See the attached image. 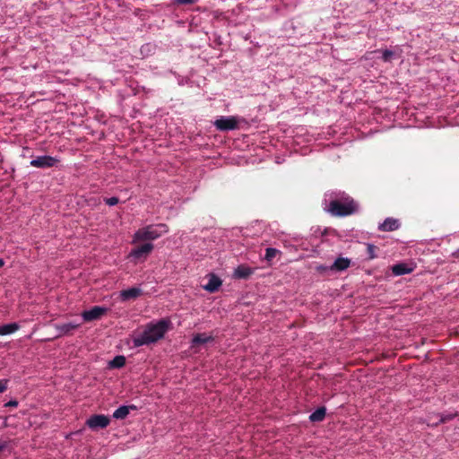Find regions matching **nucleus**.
Returning <instances> with one entry per match:
<instances>
[{
  "mask_svg": "<svg viewBox=\"0 0 459 459\" xmlns=\"http://www.w3.org/2000/svg\"><path fill=\"white\" fill-rule=\"evenodd\" d=\"M324 210L334 216H348L358 211V204L348 195L340 191L325 193Z\"/></svg>",
  "mask_w": 459,
  "mask_h": 459,
  "instance_id": "1",
  "label": "nucleus"
},
{
  "mask_svg": "<svg viewBox=\"0 0 459 459\" xmlns=\"http://www.w3.org/2000/svg\"><path fill=\"white\" fill-rule=\"evenodd\" d=\"M169 325L170 321L164 318L147 324L141 333L132 335L133 347L138 348L157 342L164 337Z\"/></svg>",
  "mask_w": 459,
  "mask_h": 459,
  "instance_id": "2",
  "label": "nucleus"
},
{
  "mask_svg": "<svg viewBox=\"0 0 459 459\" xmlns=\"http://www.w3.org/2000/svg\"><path fill=\"white\" fill-rule=\"evenodd\" d=\"M169 231V228L164 223L151 224L137 230L132 238V243L135 244L142 241H152Z\"/></svg>",
  "mask_w": 459,
  "mask_h": 459,
  "instance_id": "3",
  "label": "nucleus"
},
{
  "mask_svg": "<svg viewBox=\"0 0 459 459\" xmlns=\"http://www.w3.org/2000/svg\"><path fill=\"white\" fill-rule=\"evenodd\" d=\"M238 118L234 116H221L213 122L214 126L220 131H231L238 128Z\"/></svg>",
  "mask_w": 459,
  "mask_h": 459,
  "instance_id": "4",
  "label": "nucleus"
},
{
  "mask_svg": "<svg viewBox=\"0 0 459 459\" xmlns=\"http://www.w3.org/2000/svg\"><path fill=\"white\" fill-rule=\"evenodd\" d=\"M109 418L103 414H94L86 420L87 427L91 430L105 429L109 425Z\"/></svg>",
  "mask_w": 459,
  "mask_h": 459,
  "instance_id": "5",
  "label": "nucleus"
},
{
  "mask_svg": "<svg viewBox=\"0 0 459 459\" xmlns=\"http://www.w3.org/2000/svg\"><path fill=\"white\" fill-rule=\"evenodd\" d=\"M59 162V159L56 157H53L50 155H42L38 156L35 159H32L30 162V165L34 168L39 169H48L56 166Z\"/></svg>",
  "mask_w": 459,
  "mask_h": 459,
  "instance_id": "6",
  "label": "nucleus"
},
{
  "mask_svg": "<svg viewBox=\"0 0 459 459\" xmlns=\"http://www.w3.org/2000/svg\"><path fill=\"white\" fill-rule=\"evenodd\" d=\"M153 244L152 242H146L135 248H133L129 253V257L134 260H139L143 257H146L152 250Z\"/></svg>",
  "mask_w": 459,
  "mask_h": 459,
  "instance_id": "7",
  "label": "nucleus"
},
{
  "mask_svg": "<svg viewBox=\"0 0 459 459\" xmlns=\"http://www.w3.org/2000/svg\"><path fill=\"white\" fill-rule=\"evenodd\" d=\"M108 308L105 307L95 306L91 309L84 310L82 313V317L83 321L90 322L100 318L103 315L106 314Z\"/></svg>",
  "mask_w": 459,
  "mask_h": 459,
  "instance_id": "8",
  "label": "nucleus"
},
{
  "mask_svg": "<svg viewBox=\"0 0 459 459\" xmlns=\"http://www.w3.org/2000/svg\"><path fill=\"white\" fill-rule=\"evenodd\" d=\"M351 264V260L348 257L339 256L329 265V269L333 273H342L347 270Z\"/></svg>",
  "mask_w": 459,
  "mask_h": 459,
  "instance_id": "9",
  "label": "nucleus"
},
{
  "mask_svg": "<svg viewBox=\"0 0 459 459\" xmlns=\"http://www.w3.org/2000/svg\"><path fill=\"white\" fill-rule=\"evenodd\" d=\"M207 279L208 281L203 288L210 293L217 291L222 283L221 280L214 273H209Z\"/></svg>",
  "mask_w": 459,
  "mask_h": 459,
  "instance_id": "10",
  "label": "nucleus"
},
{
  "mask_svg": "<svg viewBox=\"0 0 459 459\" xmlns=\"http://www.w3.org/2000/svg\"><path fill=\"white\" fill-rule=\"evenodd\" d=\"M400 226L401 223L399 220L388 217L383 222L379 223L377 229L380 231L389 232L398 230Z\"/></svg>",
  "mask_w": 459,
  "mask_h": 459,
  "instance_id": "11",
  "label": "nucleus"
},
{
  "mask_svg": "<svg viewBox=\"0 0 459 459\" xmlns=\"http://www.w3.org/2000/svg\"><path fill=\"white\" fill-rule=\"evenodd\" d=\"M143 290L140 287H132L126 290H123L119 292V298L122 301H127L130 299H134L141 296Z\"/></svg>",
  "mask_w": 459,
  "mask_h": 459,
  "instance_id": "12",
  "label": "nucleus"
},
{
  "mask_svg": "<svg viewBox=\"0 0 459 459\" xmlns=\"http://www.w3.org/2000/svg\"><path fill=\"white\" fill-rule=\"evenodd\" d=\"M80 326V324L74 322H67L57 324L55 328L58 332V335H67Z\"/></svg>",
  "mask_w": 459,
  "mask_h": 459,
  "instance_id": "13",
  "label": "nucleus"
},
{
  "mask_svg": "<svg viewBox=\"0 0 459 459\" xmlns=\"http://www.w3.org/2000/svg\"><path fill=\"white\" fill-rule=\"evenodd\" d=\"M413 271V267L410 266L406 263H399L392 266V273L395 276H401L411 273Z\"/></svg>",
  "mask_w": 459,
  "mask_h": 459,
  "instance_id": "14",
  "label": "nucleus"
},
{
  "mask_svg": "<svg viewBox=\"0 0 459 459\" xmlns=\"http://www.w3.org/2000/svg\"><path fill=\"white\" fill-rule=\"evenodd\" d=\"M136 406L134 405H121L113 412V418L117 420H124L127 417L130 412V410H135Z\"/></svg>",
  "mask_w": 459,
  "mask_h": 459,
  "instance_id": "15",
  "label": "nucleus"
},
{
  "mask_svg": "<svg viewBox=\"0 0 459 459\" xmlns=\"http://www.w3.org/2000/svg\"><path fill=\"white\" fill-rule=\"evenodd\" d=\"M254 269L247 265H238L234 271V276L238 279H246L253 274Z\"/></svg>",
  "mask_w": 459,
  "mask_h": 459,
  "instance_id": "16",
  "label": "nucleus"
},
{
  "mask_svg": "<svg viewBox=\"0 0 459 459\" xmlns=\"http://www.w3.org/2000/svg\"><path fill=\"white\" fill-rule=\"evenodd\" d=\"M213 341L214 338L212 335H207L206 333H196L192 338L191 347H194L196 344H204Z\"/></svg>",
  "mask_w": 459,
  "mask_h": 459,
  "instance_id": "17",
  "label": "nucleus"
},
{
  "mask_svg": "<svg viewBox=\"0 0 459 459\" xmlns=\"http://www.w3.org/2000/svg\"><path fill=\"white\" fill-rule=\"evenodd\" d=\"M326 413V409L324 406L318 407L309 415V420L312 422H320L322 421Z\"/></svg>",
  "mask_w": 459,
  "mask_h": 459,
  "instance_id": "18",
  "label": "nucleus"
},
{
  "mask_svg": "<svg viewBox=\"0 0 459 459\" xmlns=\"http://www.w3.org/2000/svg\"><path fill=\"white\" fill-rule=\"evenodd\" d=\"M20 328L17 323H10L0 325V335H9L16 332Z\"/></svg>",
  "mask_w": 459,
  "mask_h": 459,
  "instance_id": "19",
  "label": "nucleus"
},
{
  "mask_svg": "<svg viewBox=\"0 0 459 459\" xmlns=\"http://www.w3.org/2000/svg\"><path fill=\"white\" fill-rule=\"evenodd\" d=\"M126 364V358L122 355L116 356L110 362L109 366L114 368H120Z\"/></svg>",
  "mask_w": 459,
  "mask_h": 459,
  "instance_id": "20",
  "label": "nucleus"
},
{
  "mask_svg": "<svg viewBox=\"0 0 459 459\" xmlns=\"http://www.w3.org/2000/svg\"><path fill=\"white\" fill-rule=\"evenodd\" d=\"M280 251L277 248L274 247H267L265 249V255L264 258L266 261L270 262L276 256L277 254H279Z\"/></svg>",
  "mask_w": 459,
  "mask_h": 459,
  "instance_id": "21",
  "label": "nucleus"
},
{
  "mask_svg": "<svg viewBox=\"0 0 459 459\" xmlns=\"http://www.w3.org/2000/svg\"><path fill=\"white\" fill-rule=\"evenodd\" d=\"M381 53H382L381 59L385 63L391 62L394 56V52L390 49H385Z\"/></svg>",
  "mask_w": 459,
  "mask_h": 459,
  "instance_id": "22",
  "label": "nucleus"
},
{
  "mask_svg": "<svg viewBox=\"0 0 459 459\" xmlns=\"http://www.w3.org/2000/svg\"><path fill=\"white\" fill-rule=\"evenodd\" d=\"M367 253H368V259L372 260V259L376 258L377 257L376 247L371 243H368L367 244Z\"/></svg>",
  "mask_w": 459,
  "mask_h": 459,
  "instance_id": "23",
  "label": "nucleus"
},
{
  "mask_svg": "<svg viewBox=\"0 0 459 459\" xmlns=\"http://www.w3.org/2000/svg\"><path fill=\"white\" fill-rule=\"evenodd\" d=\"M455 414H452V413H446V414H442L440 415V419L438 420L439 423H444V422H446L448 420H451L455 418Z\"/></svg>",
  "mask_w": 459,
  "mask_h": 459,
  "instance_id": "24",
  "label": "nucleus"
},
{
  "mask_svg": "<svg viewBox=\"0 0 459 459\" xmlns=\"http://www.w3.org/2000/svg\"><path fill=\"white\" fill-rule=\"evenodd\" d=\"M105 204L108 206H114L118 204L119 200L116 196L108 197L104 200Z\"/></svg>",
  "mask_w": 459,
  "mask_h": 459,
  "instance_id": "25",
  "label": "nucleus"
},
{
  "mask_svg": "<svg viewBox=\"0 0 459 459\" xmlns=\"http://www.w3.org/2000/svg\"><path fill=\"white\" fill-rule=\"evenodd\" d=\"M7 379H0V394L4 393L7 389Z\"/></svg>",
  "mask_w": 459,
  "mask_h": 459,
  "instance_id": "26",
  "label": "nucleus"
},
{
  "mask_svg": "<svg viewBox=\"0 0 459 459\" xmlns=\"http://www.w3.org/2000/svg\"><path fill=\"white\" fill-rule=\"evenodd\" d=\"M179 4H192L197 3L199 0H174Z\"/></svg>",
  "mask_w": 459,
  "mask_h": 459,
  "instance_id": "27",
  "label": "nucleus"
},
{
  "mask_svg": "<svg viewBox=\"0 0 459 459\" xmlns=\"http://www.w3.org/2000/svg\"><path fill=\"white\" fill-rule=\"evenodd\" d=\"M316 270L321 273L331 272L327 265H319L316 267Z\"/></svg>",
  "mask_w": 459,
  "mask_h": 459,
  "instance_id": "28",
  "label": "nucleus"
},
{
  "mask_svg": "<svg viewBox=\"0 0 459 459\" xmlns=\"http://www.w3.org/2000/svg\"><path fill=\"white\" fill-rule=\"evenodd\" d=\"M5 407H17L18 402L16 400H11L4 404Z\"/></svg>",
  "mask_w": 459,
  "mask_h": 459,
  "instance_id": "29",
  "label": "nucleus"
},
{
  "mask_svg": "<svg viewBox=\"0 0 459 459\" xmlns=\"http://www.w3.org/2000/svg\"><path fill=\"white\" fill-rule=\"evenodd\" d=\"M0 420H1V425L0 427L1 428H5L7 426V418H2L0 417Z\"/></svg>",
  "mask_w": 459,
  "mask_h": 459,
  "instance_id": "30",
  "label": "nucleus"
},
{
  "mask_svg": "<svg viewBox=\"0 0 459 459\" xmlns=\"http://www.w3.org/2000/svg\"><path fill=\"white\" fill-rule=\"evenodd\" d=\"M187 79L186 78H178V82L179 85H185L186 83H187Z\"/></svg>",
  "mask_w": 459,
  "mask_h": 459,
  "instance_id": "31",
  "label": "nucleus"
},
{
  "mask_svg": "<svg viewBox=\"0 0 459 459\" xmlns=\"http://www.w3.org/2000/svg\"><path fill=\"white\" fill-rule=\"evenodd\" d=\"M4 265V259L0 258V268L3 267Z\"/></svg>",
  "mask_w": 459,
  "mask_h": 459,
  "instance_id": "32",
  "label": "nucleus"
}]
</instances>
